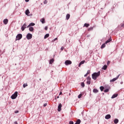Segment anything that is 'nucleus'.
<instances>
[{"label":"nucleus","instance_id":"obj_37","mask_svg":"<svg viewBox=\"0 0 124 124\" xmlns=\"http://www.w3.org/2000/svg\"><path fill=\"white\" fill-rule=\"evenodd\" d=\"M47 0H45L44 1V3L45 4H46V3H47Z\"/></svg>","mask_w":124,"mask_h":124},{"label":"nucleus","instance_id":"obj_47","mask_svg":"<svg viewBox=\"0 0 124 124\" xmlns=\"http://www.w3.org/2000/svg\"><path fill=\"white\" fill-rule=\"evenodd\" d=\"M18 111H15V113H18Z\"/></svg>","mask_w":124,"mask_h":124},{"label":"nucleus","instance_id":"obj_26","mask_svg":"<svg viewBox=\"0 0 124 124\" xmlns=\"http://www.w3.org/2000/svg\"><path fill=\"white\" fill-rule=\"evenodd\" d=\"M107 69V65H104V66L103 67V69H104V70H106Z\"/></svg>","mask_w":124,"mask_h":124},{"label":"nucleus","instance_id":"obj_42","mask_svg":"<svg viewBox=\"0 0 124 124\" xmlns=\"http://www.w3.org/2000/svg\"><path fill=\"white\" fill-rule=\"evenodd\" d=\"M121 27H122V28H124V23L122 24Z\"/></svg>","mask_w":124,"mask_h":124},{"label":"nucleus","instance_id":"obj_45","mask_svg":"<svg viewBox=\"0 0 124 124\" xmlns=\"http://www.w3.org/2000/svg\"><path fill=\"white\" fill-rule=\"evenodd\" d=\"M14 124H18V123L16 121V122L14 123Z\"/></svg>","mask_w":124,"mask_h":124},{"label":"nucleus","instance_id":"obj_17","mask_svg":"<svg viewBox=\"0 0 124 124\" xmlns=\"http://www.w3.org/2000/svg\"><path fill=\"white\" fill-rule=\"evenodd\" d=\"M93 93H98V90L96 89H94L93 90Z\"/></svg>","mask_w":124,"mask_h":124},{"label":"nucleus","instance_id":"obj_40","mask_svg":"<svg viewBox=\"0 0 124 124\" xmlns=\"http://www.w3.org/2000/svg\"><path fill=\"white\" fill-rule=\"evenodd\" d=\"M56 40H58V38H56L53 40V41H56Z\"/></svg>","mask_w":124,"mask_h":124},{"label":"nucleus","instance_id":"obj_19","mask_svg":"<svg viewBox=\"0 0 124 124\" xmlns=\"http://www.w3.org/2000/svg\"><path fill=\"white\" fill-rule=\"evenodd\" d=\"M30 10H29V9H27L26 11H25V14L26 15H29V14H30Z\"/></svg>","mask_w":124,"mask_h":124},{"label":"nucleus","instance_id":"obj_6","mask_svg":"<svg viewBox=\"0 0 124 124\" xmlns=\"http://www.w3.org/2000/svg\"><path fill=\"white\" fill-rule=\"evenodd\" d=\"M27 28H28V27H27V24H26V23H24L21 27V30L22 31H25V29H27Z\"/></svg>","mask_w":124,"mask_h":124},{"label":"nucleus","instance_id":"obj_36","mask_svg":"<svg viewBox=\"0 0 124 124\" xmlns=\"http://www.w3.org/2000/svg\"><path fill=\"white\" fill-rule=\"evenodd\" d=\"M69 124H74V122H73V121H70Z\"/></svg>","mask_w":124,"mask_h":124},{"label":"nucleus","instance_id":"obj_29","mask_svg":"<svg viewBox=\"0 0 124 124\" xmlns=\"http://www.w3.org/2000/svg\"><path fill=\"white\" fill-rule=\"evenodd\" d=\"M105 44H105V43H104V44H103L102 45V46H101V49H103V48H105Z\"/></svg>","mask_w":124,"mask_h":124},{"label":"nucleus","instance_id":"obj_18","mask_svg":"<svg viewBox=\"0 0 124 124\" xmlns=\"http://www.w3.org/2000/svg\"><path fill=\"white\" fill-rule=\"evenodd\" d=\"M118 93L113 94V95L112 96L111 98H115V97H117V96H118Z\"/></svg>","mask_w":124,"mask_h":124},{"label":"nucleus","instance_id":"obj_31","mask_svg":"<svg viewBox=\"0 0 124 124\" xmlns=\"http://www.w3.org/2000/svg\"><path fill=\"white\" fill-rule=\"evenodd\" d=\"M109 92V89H107L104 90V93H108Z\"/></svg>","mask_w":124,"mask_h":124},{"label":"nucleus","instance_id":"obj_10","mask_svg":"<svg viewBox=\"0 0 124 124\" xmlns=\"http://www.w3.org/2000/svg\"><path fill=\"white\" fill-rule=\"evenodd\" d=\"M85 60H83V61H81L80 63H79V65H78V67H81V65H82V64H84V63H85Z\"/></svg>","mask_w":124,"mask_h":124},{"label":"nucleus","instance_id":"obj_24","mask_svg":"<svg viewBox=\"0 0 124 124\" xmlns=\"http://www.w3.org/2000/svg\"><path fill=\"white\" fill-rule=\"evenodd\" d=\"M29 31H33V27H30Z\"/></svg>","mask_w":124,"mask_h":124},{"label":"nucleus","instance_id":"obj_34","mask_svg":"<svg viewBox=\"0 0 124 124\" xmlns=\"http://www.w3.org/2000/svg\"><path fill=\"white\" fill-rule=\"evenodd\" d=\"M80 97H82V94L80 93L78 96V98H80Z\"/></svg>","mask_w":124,"mask_h":124},{"label":"nucleus","instance_id":"obj_15","mask_svg":"<svg viewBox=\"0 0 124 124\" xmlns=\"http://www.w3.org/2000/svg\"><path fill=\"white\" fill-rule=\"evenodd\" d=\"M110 41H112V39H111V38H110L109 39H108L105 42V44H107V43H109V42H110Z\"/></svg>","mask_w":124,"mask_h":124},{"label":"nucleus","instance_id":"obj_22","mask_svg":"<svg viewBox=\"0 0 124 124\" xmlns=\"http://www.w3.org/2000/svg\"><path fill=\"white\" fill-rule=\"evenodd\" d=\"M55 61V60L54 59H51L49 61V64H52V63H53V62H54Z\"/></svg>","mask_w":124,"mask_h":124},{"label":"nucleus","instance_id":"obj_14","mask_svg":"<svg viewBox=\"0 0 124 124\" xmlns=\"http://www.w3.org/2000/svg\"><path fill=\"white\" fill-rule=\"evenodd\" d=\"M35 25V24H34V23H31L27 26V28H30V27L33 26Z\"/></svg>","mask_w":124,"mask_h":124},{"label":"nucleus","instance_id":"obj_43","mask_svg":"<svg viewBox=\"0 0 124 124\" xmlns=\"http://www.w3.org/2000/svg\"><path fill=\"white\" fill-rule=\"evenodd\" d=\"M88 76V75L87 74H86L85 75H84V77H87Z\"/></svg>","mask_w":124,"mask_h":124},{"label":"nucleus","instance_id":"obj_33","mask_svg":"<svg viewBox=\"0 0 124 124\" xmlns=\"http://www.w3.org/2000/svg\"><path fill=\"white\" fill-rule=\"evenodd\" d=\"M26 87H28V85L27 84H24L23 88H26Z\"/></svg>","mask_w":124,"mask_h":124},{"label":"nucleus","instance_id":"obj_9","mask_svg":"<svg viewBox=\"0 0 124 124\" xmlns=\"http://www.w3.org/2000/svg\"><path fill=\"white\" fill-rule=\"evenodd\" d=\"M119 77H120V75H118L116 78L110 80V82H115V81H116L117 79H119Z\"/></svg>","mask_w":124,"mask_h":124},{"label":"nucleus","instance_id":"obj_1","mask_svg":"<svg viewBox=\"0 0 124 124\" xmlns=\"http://www.w3.org/2000/svg\"><path fill=\"white\" fill-rule=\"evenodd\" d=\"M92 79H93V80H96V79H97V77H99L100 76V71L98 72L97 73L95 72L94 73H93L92 75Z\"/></svg>","mask_w":124,"mask_h":124},{"label":"nucleus","instance_id":"obj_46","mask_svg":"<svg viewBox=\"0 0 124 124\" xmlns=\"http://www.w3.org/2000/svg\"><path fill=\"white\" fill-rule=\"evenodd\" d=\"M62 93L60 92V94H62Z\"/></svg>","mask_w":124,"mask_h":124},{"label":"nucleus","instance_id":"obj_44","mask_svg":"<svg viewBox=\"0 0 124 124\" xmlns=\"http://www.w3.org/2000/svg\"><path fill=\"white\" fill-rule=\"evenodd\" d=\"M109 63H110V61H108L107 62V64H109Z\"/></svg>","mask_w":124,"mask_h":124},{"label":"nucleus","instance_id":"obj_8","mask_svg":"<svg viewBox=\"0 0 124 124\" xmlns=\"http://www.w3.org/2000/svg\"><path fill=\"white\" fill-rule=\"evenodd\" d=\"M71 63H72V62L71 61H69V60H66L65 62V64L66 65H68V64H71Z\"/></svg>","mask_w":124,"mask_h":124},{"label":"nucleus","instance_id":"obj_2","mask_svg":"<svg viewBox=\"0 0 124 124\" xmlns=\"http://www.w3.org/2000/svg\"><path fill=\"white\" fill-rule=\"evenodd\" d=\"M18 96V92H16L12 96L11 98L12 99H16Z\"/></svg>","mask_w":124,"mask_h":124},{"label":"nucleus","instance_id":"obj_3","mask_svg":"<svg viewBox=\"0 0 124 124\" xmlns=\"http://www.w3.org/2000/svg\"><path fill=\"white\" fill-rule=\"evenodd\" d=\"M22 37H23V35L22 34H18L16 36V40H20V39H22Z\"/></svg>","mask_w":124,"mask_h":124},{"label":"nucleus","instance_id":"obj_13","mask_svg":"<svg viewBox=\"0 0 124 124\" xmlns=\"http://www.w3.org/2000/svg\"><path fill=\"white\" fill-rule=\"evenodd\" d=\"M40 22H41V23L42 24H45V18H41L40 19Z\"/></svg>","mask_w":124,"mask_h":124},{"label":"nucleus","instance_id":"obj_30","mask_svg":"<svg viewBox=\"0 0 124 124\" xmlns=\"http://www.w3.org/2000/svg\"><path fill=\"white\" fill-rule=\"evenodd\" d=\"M81 86L82 87V88H84V87H85V83L84 82H82L81 83Z\"/></svg>","mask_w":124,"mask_h":124},{"label":"nucleus","instance_id":"obj_5","mask_svg":"<svg viewBox=\"0 0 124 124\" xmlns=\"http://www.w3.org/2000/svg\"><path fill=\"white\" fill-rule=\"evenodd\" d=\"M87 85H91V80H92V78H91V77H88L87 78Z\"/></svg>","mask_w":124,"mask_h":124},{"label":"nucleus","instance_id":"obj_35","mask_svg":"<svg viewBox=\"0 0 124 124\" xmlns=\"http://www.w3.org/2000/svg\"><path fill=\"white\" fill-rule=\"evenodd\" d=\"M45 31H48V27L46 26L45 28Z\"/></svg>","mask_w":124,"mask_h":124},{"label":"nucleus","instance_id":"obj_16","mask_svg":"<svg viewBox=\"0 0 124 124\" xmlns=\"http://www.w3.org/2000/svg\"><path fill=\"white\" fill-rule=\"evenodd\" d=\"M81 124V120L80 119H78L76 121V123L75 124Z\"/></svg>","mask_w":124,"mask_h":124},{"label":"nucleus","instance_id":"obj_41","mask_svg":"<svg viewBox=\"0 0 124 124\" xmlns=\"http://www.w3.org/2000/svg\"><path fill=\"white\" fill-rule=\"evenodd\" d=\"M25 1L26 2H29V1H30V0H25Z\"/></svg>","mask_w":124,"mask_h":124},{"label":"nucleus","instance_id":"obj_21","mask_svg":"<svg viewBox=\"0 0 124 124\" xmlns=\"http://www.w3.org/2000/svg\"><path fill=\"white\" fill-rule=\"evenodd\" d=\"M90 26V24L89 23H85L83 27L86 28H88Z\"/></svg>","mask_w":124,"mask_h":124},{"label":"nucleus","instance_id":"obj_48","mask_svg":"<svg viewBox=\"0 0 124 124\" xmlns=\"http://www.w3.org/2000/svg\"><path fill=\"white\" fill-rule=\"evenodd\" d=\"M39 80H40V81H41V78H40V79H39Z\"/></svg>","mask_w":124,"mask_h":124},{"label":"nucleus","instance_id":"obj_12","mask_svg":"<svg viewBox=\"0 0 124 124\" xmlns=\"http://www.w3.org/2000/svg\"><path fill=\"white\" fill-rule=\"evenodd\" d=\"M8 23V19H5L3 20V23L4 24V25H7Z\"/></svg>","mask_w":124,"mask_h":124},{"label":"nucleus","instance_id":"obj_38","mask_svg":"<svg viewBox=\"0 0 124 124\" xmlns=\"http://www.w3.org/2000/svg\"><path fill=\"white\" fill-rule=\"evenodd\" d=\"M64 49V47L63 46L61 47V50L62 51H63V50Z\"/></svg>","mask_w":124,"mask_h":124},{"label":"nucleus","instance_id":"obj_20","mask_svg":"<svg viewBox=\"0 0 124 124\" xmlns=\"http://www.w3.org/2000/svg\"><path fill=\"white\" fill-rule=\"evenodd\" d=\"M70 18V14H67L66 16V20H68Z\"/></svg>","mask_w":124,"mask_h":124},{"label":"nucleus","instance_id":"obj_27","mask_svg":"<svg viewBox=\"0 0 124 124\" xmlns=\"http://www.w3.org/2000/svg\"><path fill=\"white\" fill-rule=\"evenodd\" d=\"M100 90L101 92H103V90H104V87L103 86H101L100 87Z\"/></svg>","mask_w":124,"mask_h":124},{"label":"nucleus","instance_id":"obj_28","mask_svg":"<svg viewBox=\"0 0 124 124\" xmlns=\"http://www.w3.org/2000/svg\"><path fill=\"white\" fill-rule=\"evenodd\" d=\"M49 34H46L44 36V39H46V38H47V37L49 36Z\"/></svg>","mask_w":124,"mask_h":124},{"label":"nucleus","instance_id":"obj_25","mask_svg":"<svg viewBox=\"0 0 124 124\" xmlns=\"http://www.w3.org/2000/svg\"><path fill=\"white\" fill-rule=\"evenodd\" d=\"M93 27H90L88 29V31H93Z\"/></svg>","mask_w":124,"mask_h":124},{"label":"nucleus","instance_id":"obj_23","mask_svg":"<svg viewBox=\"0 0 124 124\" xmlns=\"http://www.w3.org/2000/svg\"><path fill=\"white\" fill-rule=\"evenodd\" d=\"M114 124H118V123H119V120L118 119H115L114 121Z\"/></svg>","mask_w":124,"mask_h":124},{"label":"nucleus","instance_id":"obj_7","mask_svg":"<svg viewBox=\"0 0 124 124\" xmlns=\"http://www.w3.org/2000/svg\"><path fill=\"white\" fill-rule=\"evenodd\" d=\"M62 105L60 103L58 107V112H61V111H62Z\"/></svg>","mask_w":124,"mask_h":124},{"label":"nucleus","instance_id":"obj_32","mask_svg":"<svg viewBox=\"0 0 124 124\" xmlns=\"http://www.w3.org/2000/svg\"><path fill=\"white\" fill-rule=\"evenodd\" d=\"M90 73H91V71L88 70V71H87V72L86 74L87 75H89V74H90Z\"/></svg>","mask_w":124,"mask_h":124},{"label":"nucleus","instance_id":"obj_39","mask_svg":"<svg viewBox=\"0 0 124 124\" xmlns=\"http://www.w3.org/2000/svg\"><path fill=\"white\" fill-rule=\"evenodd\" d=\"M46 106H47V103H45L44 104V107H46Z\"/></svg>","mask_w":124,"mask_h":124},{"label":"nucleus","instance_id":"obj_4","mask_svg":"<svg viewBox=\"0 0 124 124\" xmlns=\"http://www.w3.org/2000/svg\"><path fill=\"white\" fill-rule=\"evenodd\" d=\"M26 38L28 40H30V39H31V38H32V35L29 33L26 36Z\"/></svg>","mask_w":124,"mask_h":124},{"label":"nucleus","instance_id":"obj_11","mask_svg":"<svg viewBox=\"0 0 124 124\" xmlns=\"http://www.w3.org/2000/svg\"><path fill=\"white\" fill-rule=\"evenodd\" d=\"M110 118L111 115L110 114H108L105 116V119H106V120H109V119H110Z\"/></svg>","mask_w":124,"mask_h":124}]
</instances>
